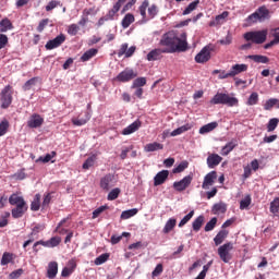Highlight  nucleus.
<instances>
[{
    "instance_id": "obj_24",
    "label": "nucleus",
    "mask_w": 279,
    "mask_h": 279,
    "mask_svg": "<svg viewBox=\"0 0 279 279\" xmlns=\"http://www.w3.org/2000/svg\"><path fill=\"white\" fill-rule=\"evenodd\" d=\"M10 29H14V25H12V21L10 19L4 17L0 21V32L5 34V32H10Z\"/></svg>"
},
{
    "instance_id": "obj_60",
    "label": "nucleus",
    "mask_w": 279,
    "mask_h": 279,
    "mask_svg": "<svg viewBox=\"0 0 279 279\" xmlns=\"http://www.w3.org/2000/svg\"><path fill=\"white\" fill-rule=\"evenodd\" d=\"M51 199H52L51 193L45 194L44 201L41 204L43 208H47V206H49V204H51Z\"/></svg>"
},
{
    "instance_id": "obj_62",
    "label": "nucleus",
    "mask_w": 279,
    "mask_h": 279,
    "mask_svg": "<svg viewBox=\"0 0 279 279\" xmlns=\"http://www.w3.org/2000/svg\"><path fill=\"white\" fill-rule=\"evenodd\" d=\"M7 45H8V35L0 34V50L5 49Z\"/></svg>"
},
{
    "instance_id": "obj_51",
    "label": "nucleus",
    "mask_w": 279,
    "mask_h": 279,
    "mask_svg": "<svg viewBox=\"0 0 279 279\" xmlns=\"http://www.w3.org/2000/svg\"><path fill=\"white\" fill-rule=\"evenodd\" d=\"M108 258H110V254L104 253L100 256H98L94 263L95 265H104V263H107Z\"/></svg>"
},
{
    "instance_id": "obj_25",
    "label": "nucleus",
    "mask_w": 279,
    "mask_h": 279,
    "mask_svg": "<svg viewBox=\"0 0 279 279\" xmlns=\"http://www.w3.org/2000/svg\"><path fill=\"white\" fill-rule=\"evenodd\" d=\"M228 210V205L226 203H217L213 206V215H223Z\"/></svg>"
},
{
    "instance_id": "obj_5",
    "label": "nucleus",
    "mask_w": 279,
    "mask_h": 279,
    "mask_svg": "<svg viewBox=\"0 0 279 279\" xmlns=\"http://www.w3.org/2000/svg\"><path fill=\"white\" fill-rule=\"evenodd\" d=\"M140 14L142 16L141 23H147L150 19H154L158 14V7L153 4L149 7V2L145 1L140 7Z\"/></svg>"
},
{
    "instance_id": "obj_59",
    "label": "nucleus",
    "mask_w": 279,
    "mask_h": 279,
    "mask_svg": "<svg viewBox=\"0 0 279 279\" xmlns=\"http://www.w3.org/2000/svg\"><path fill=\"white\" fill-rule=\"evenodd\" d=\"M250 204H252V198L248 196V197H245L244 199H242L240 202V208L241 210H245V208H247L250 206Z\"/></svg>"
},
{
    "instance_id": "obj_20",
    "label": "nucleus",
    "mask_w": 279,
    "mask_h": 279,
    "mask_svg": "<svg viewBox=\"0 0 279 279\" xmlns=\"http://www.w3.org/2000/svg\"><path fill=\"white\" fill-rule=\"evenodd\" d=\"M141 125H143V123L141 122V120H136L133 123H131L129 126H126L125 129H123L122 134L124 136H128L130 134H134V132H136Z\"/></svg>"
},
{
    "instance_id": "obj_27",
    "label": "nucleus",
    "mask_w": 279,
    "mask_h": 279,
    "mask_svg": "<svg viewBox=\"0 0 279 279\" xmlns=\"http://www.w3.org/2000/svg\"><path fill=\"white\" fill-rule=\"evenodd\" d=\"M97 53H99V50L97 48H90L89 50L83 53V56L81 57V62H88V60H92V58H95Z\"/></svg>"
},
{
    "instance_id": "obj_17",
    "label": "nucleus",
    "mask_w": 279,
    "mask_h": 279,
    "mask_svg": "<svg viewBox=\"0 0 279 279\" xmlns=\"http://www.w3.org/2000/svg\"><path fill=\"white\" fill-rule=\"evenodd\" d=\"M43 123H45V119H43V117H40V114L37 113L31 116L29 120L27 121L28 128L32 129L40 128Z\"/></svg>"
},
{
    "instance_id": "obj_7",
    "label": "nucleus",
    "mask_w": 279,
    "mask_h": 279,
    "mask_svg": "<svg viewBox=\"0 0 279 279\" xmlns=\"http://www.w3.org/2000/svg\"><path fill=\"white\" fill-rule=\"evenodd\" d=\"M234 250V245L232 242H227L218 247V256L222 263H230L232 260V252Z\"/></svg>"
},
{
    "instance_id": "obj_19",
    "label": "nucleus",
    "mask_w": 279,
    "mask_h": 279,
    "mask_svg": "<svg viewBox=\"0 0 279 279\" xmlns=\"http://www.w3.org/2000/svg\"><path fill=\"white\" fill-rule=\"evenodd\" d=\"M162 53L168 52H166L163 48H156L147 54L146 60H148V62H156V60H160V58H162Z\"/></svg>"
},
{
    "instance_id": "obj_36",
    "label": "nucleus",
    "mask_w": 279,
    "mask_h": 279,
    "mask_svg": "<svg viewBox=\"0 0 279 279\" xmlns=\"http://www.w3.org/2000/svg\"><path fill=\"white\" fill-rule=\"evenodd\" d=\"M163 147L162 144L154 142L145 146V151H158L159 149H163Z\"/></svg>"
},
{
    "instance_id": "obj_3",
    "label": "nucleus",
    "mask_w": 279,
    "mask_h": 279,
    "mask_svg": "<svg viewBox=\"0 0 279 279\" xmlns=\"http://www.w3.org/2000/svg\"><path fill=\"white\" fill-rule=\"evenodd\" d=\"M267 29L252 31L243 35L244 40L254 45H263L267 40Z\"/></svg>"
},
{
    "instance_id": "obj_15",
    "label": "nucleus",
    "mask_w": 279,
    "mask_h": 279,
    "mask_svg": "<svg viewBox=\"0 0 279 279\" xmlns=\"http://www.w3.org/2000/svg\"><path fill=\"white\" fill-rule=\"evenodd\" d=\"M25 213H27V203L15 205V208L11 210L13 219H21Z\"/></svg>"
},
{
    "instance_id": "obj_1",
    "label": "nucleus",
    "mask_w": 279,
    "mask_h": 279,
    "mask_svg": "<svg viewBox=\"0 0 279 279\" xmlns=\"http://www.w3.org/2000/svg\"><path fill=\"white\" fill-rule=\"evenodd\" d=\"M159 47H162L166 53L186 51V49H189L186 33H182L180 37H178V34L173 31L165 33L159 40Z\"/></svg>"
},
{
    "instance_id": "obj_54",
    "label": "nucleus",
    "mask_w": 279,
    "mask_h": 279,
    "mask_svg": "<svg viewBox=\"0 0 279 279\" xmlns=\"http://www.w3.org/2000/svg\"><path fill=\"white\" fill-rule=\"evenodd\" d=\"M215 226H217V217H214L208 221L205 226V232H211V230H215Z\"/></svg>"
},
{
    "instance_id": "obj_8",
    "label": "nucleus",
    "mask_w": 279,
    "mask_h": 279,
    "mask_svg": "<svg viewBox=\"0 0 279 279\" xmlns=\"http://www.w3.org/2000/svg\"><path fill=\"white\" fill-rule=\"evenodd\" d=\"M60 243H62V238L61 236H52L50 240L48 241H37L34 243L33 245V251L35 253H38V245H44V247H58V245H60Z\"/></svg>"
},
{
    "instance_id": "obj_18",
    "label": "nucleus",
    "mask_w": 279,
    "mask_h": 279,
    "mask_svg": "<svg viewBox=\"0 0 279 279\" xmlns=\"http://www.w3.org/2000/svg\"><path fill=\"white\" fill-rule=\"evenodd\" d=\"M222 160L223 158L218 154H210L207 157V167H209V169H215V167H219V165H221Z\"/></svg>"
},
{
    "instance_id": "obj_29",
    "label": "nucleus",
    "mask_w": 279,
    "mask_h": 279,
    "mask_svg": "<svg viewBox=\"0 0 279 279\" xmlns=\"http://www.w3.org/2000/svg\"><path fill=\"white\" fill-rule=\"evenodd\" d=\"M231 75L235 77V75H239V73H245L247 71V64L242 63V64H234L231 68Z\"/></svg>"
},
{
    "instance_id": "obj_45",
    "label": "nucleus",
    "mask_w": 279,
    "mask_h": 279,
    "mask_svg": "<svg viewBox=\"0 0 279 279\" xmlns=\"http://www.w3.org/2000/svg\"><path fill=\"white\" fill-rule=\"evenodd\" d=\"M270 213L272 215H278V213H279V197L274 198V201L270 203Z\"/></svg>"
},
{
    "instance_id": "obj_10",
    "label": "nucleus",
    "mask_w": 279,
    "mask_h": 279,
    "mask_svg": "<svg viewBox=\"0 0 279 279\" xmlns=\"http://www.w3.org/2000/svg\"><path fill=\"white\" fill-rule=\"evenodd\" d=\"M192 182H193V175L189 174L184 177L182 180L175 181L172 186L174 191H178V193H182L183 191H186V189L191 186Z\"/></svg>"
},
{
    "instance_id": "obj_64",
    "label": "nucleus",
    "mask_w": 279,
    "mask_h": 279,
    "mask_svg": "<svg viewBox=\"0 0 279 279\" xmlns=\"http://www.w3.org/2000/svg\"><path fill=\"white\" fill-rule=\"evenodd\" d=\"M8 217H10V213L7 211L0 219V228H5V226H8Z\"/></svg>"
},
{
    "instance_id": "obj_58",
    "label": "nucleus",
    "mask_w": 279,
    "mask_h": 279,
    "mask_svg": "<svg viewBox=\"0 0 279 279\" xmlns=\"http://www.w3.org/2000/svg\"><path fill=\"white\" fill-rule=\"evenodd\" d=\"M23 274H24L23 268H19V269H16V270L12 271V272L9 275V279H19L20 276H23Z\"/></svg>"
},
{
    "instance_id": "obj_23",
    "label": "nucleus",
    "mask_w": 279,
    "mask_h": 279,
    "mask_svg": "<svg viewBox=\"0 0 279 279\" xmlns=\"http://www.w3.org/2000/svg\"><path fill=\"white\" fill-rule=\"evenodd\" d=\"M230 232L226 229L220 230L217 235L214 238L215 245H221L226 239H228Z\"/></svg>"
},
{
    "instance_id": "obj_28",
    "label": "nucleus",
    "mask_w": 279,
    "mask_h": 279,
    "mask_svg": "<svg viewBox=\"0 0 279 279\" xmlns=\"http://www.w3.org/2000/svg\"><path fill=\"white\" fill-rule=\"evenodd\" d=\"M90 121V111L85 112V118L84 119H72L73 125H76L77 128H82V125H86Z\"/></svg>"
},
{
    "instance_id": "obj_12",
    "label": "nucleus",
    "mask_w": 279,
    "mask_h": 279,
    "mask_svg": "<svg viewBox=\"0 0 279 279\" xmlns=\"http://www.w3.org/2000/svg\"><path fill=\"white\" fill-rule=\"evenodd\" d=\"M64 40H66V36H64V34H60L56 38L48 40L45 48L48 51H51L52 49H58V47H61V45L64 44Z\"/></svg>"
},
{
    "instance_id": "obj_30",
    "label": "nucleus",
    "mask_w": 279,
    "mask_h": 279,
    "mask_svg": "<svg viewBox=\"0 0 279 279\" xmlns=\"http://www.w3.org/2000/svg\"><path fill=\"white\" fill-rule=\"evenodd\" d=\"M134 21H135L134 14L128 13L122 19L121 26L123 27V29H128V27H130V25L134 23Z\"/></svg>"
},
{
    "instance_id": "obj_47",
    "label": "nucleus",
    "mask_w": 279,
    "mask_h": 279,
    "mask_svg": "<svg viewBox=\"0 0 279 279\" xmlns=\"http://www.w3.org/2000/svg\"><path fill=\"white\" fill-rule=\"evenodd\" d=\"M36 82H38V77H33L31 80H28L24 85H23V90L27 92V90H32L33 86H36Z\"/></svg>"
},
{
    "instance_id": "obj_9",
    "label": "nucleus",
    "mask_w": 279,
    "mask_h": 279,
    "mask_svg": "<svg viewBox=\"0 0 279 279\" xmlns=\"http://www.w3.org/2000/svg\"><path fill=\"white\" fill-rule=\"evenodd\" d=\"M116 184L117 179L114 178L113 173H108L105 177H102L99 183L100 189L106 192L110 191V189H112V186H114Z\"/></svg>"
},
{
    "instance_id": "obj_49",
    "label": "nucleus",
    "mask_w": 279,
    "mask_h": 279,
    "mask_svg": "<svg viewBox=\"0 0 279 279\" xmlns=\"http://www.w3.org/2000/svg\"><path fill=\"white\" fill-rule=\"evenodd\" d=\"M185 169H189V161H182L175 168H173L172 173H182Z\"/></svg>"
},
{
    "instance_id": "obj_37",
    "label": "nucleus",
    "mask_w": 279,
    "mask_h": 279,
    "mask_svg": "<svg viewBox=\"0 0 279 279\" xmlns=\"http://www.w3.org/2000/svg\"><path fill=\"white\" fill-rule=\"evenodd\" d=\"M137 214H138V209H136V208L124 210V211H122L120 219H122V220L131 219V217H134Z\"/></svg>"
},
{
    "instance_id": "obj_32",
    "label": "nucleus",
    "mask_w": 279,
    "mask_h": 279,
    "mask_svg": "<svg viewBox=\"0 0 279 279\" xmlns=\"http://www.w3.org/2000/svg\"><path fill=\"white\" fill-rule=\"evenodd\" d=\"M204 221H205V218L202 215L194 219V221L192 222V228L194 232H199V230H202V227L204 226Z\"/></svg>"
},
{
    "instance_id": "obj_39",
    "label": "nucleus",
    "mask_w": 279,
    "mask_h": 279,
    "mask_svg": "<svg viewBox=\"0 0 279 279\" xmlns=\"http://www.w3.org/2000/svg\"><path fill=\"white\" fill-rule=\"evenodd\" d=\"M189 130H191V125L189 124L182 125L175 129L174 131H172L171 136H180V134H184V132H189Z\"/></svg>"
},
{
    "instance_id": "obj_26",
    "label": "nucleus",
    "mask_w": 279,
    "mask_h": 279,
    "mask_svg": "<svg viewBox=\"0 0 279 279\" xmlns=\"http://www.w3.org/2000/svg\"><path fill=\"white\" fill-rule=\"evenodd\" d=\"M248 60H253L257 64H269V58L263 54H250Z\"/></svg>"
},
{
    "instance_id": "obj_44",
    "label": "nucleus",
    "mask_w": 279,
    "mask_h": 279,
    "mask_svg": "<svg viewBox=\"0 0 279 279\" xmlns=\"http://www.w3.org/2000/svg\"><path fill=\"white\" fill-rule=\"evenodd\" d=\"M195 215V210H191L186 216L182 218V220L179 222V228H184L190 219H193V216Z\"/></svg>"
},
{
    "instance_id": "obj_46",
    "label": "nucleus",
    "mask_w": 279,
    "mask_h": 279,
    "mask_svg": "<svg viewBox=\"0 0 279 279\" xmlns=\"http://www.w3.org/2000/svg\"><path fill=\"white\" fill-rule=\"evenodd\" d=\"M279 119L278 118H272L268 121L267 124V132H274L276 128H278Z\"/></svg>"
},
{
    "instance_id": "obj_4",
    "label": "nucleus",
    "mask_w": 279,
    "mask_h": 279,
    "mask_svg": "<svg viewBox=\"0 0 279 279\" xmlns=\"http://www.w3.org/2000/svg\"><path fill=\"white\" fill-rule=\"evenodd\" d=\"M14 88L12 85H7L0 93V108L2 110H8L10 106H12V101H14Z\"/></svg>"
},
{
    "instance_id": "obj_57",
    "label": "nucleus",
    "mask_w": 279,
    "mask_h": 279,
    "mask_svg": "<svg viewBox=\"0 0 279 279\" xmlns=\"http://www.w3.org/2000/svg\"><path fill=\"white\" fill-rule=\"evenodd\" d=\"M77 32H80V26H77V24H72L68 28V34H70V36H77Z\"/></svg>"
},
{
    "instance_id": "obj_14",
    "label": "nucleus",
    "mask_w": 279,
    "mask_h": 279,
    "mask_svg": "<svg viewBox=\"0 0 279 279\" xmlns=\"http://www.w3.org/2000/svg\"><path fill=\"white\" fill-rule=\"evenodd\" d=\"M208 60H210V47L206 46L196 54L195 62H197V64H204L208 62Z\"/></svg>"
},
{
    "instance_id": "obj_31",
    "label": "nucleus",
    "mask_w": 279,
    "mask_h": 279,
    "mask_svg": "<svg viewBox=\"0 0 279 279\" xmlns=\"http://www.w3.org/2000/svg\"><path fill=\"white\" fill-rule=\"evenodd\" d=\"M9 204H11V206H19L21 204H26V203H25V198H23V196H19V194H12L9 197Z\"/></svg>"
},
{
    "instance_id": "obj_61",
    "label": "nucleus",
    "mask_w": 279,
    "mask_h": 279,
    "mask_svg": "<svg viewBox=\"0 0 279 279\" xmlns=\"http://www.w3.org/2000/svg\"><path fill=\"white\" fill-rule=\"evenodd\" d=\"M220 45H232V34H227L226 38L219 40Z\"/></svg>"
},
{
    "instance_id": "obj_2",
    "label": "nucleus",
    "mask_w": 279,
    "mask_h": 279,
    "mask_svg": "<svg viewBox=\"0 0 279 279\" xmlns=\"http://www.w3.org/2000/svg\"><path fill=\"white\" fill-rule=\"evenodd\" d=\"M210 104L213 106H228L229 108H234L239 106V98L231 96L228 93H217L211 99Z\"/></svg>"
},
{
    "instance_id": "obj_50",
    "label": "nucleus",
    "mask_w": 279,
    "mask_h": 279,
    "mask_svg": "<svg viewBox=\"0 0 279 279\" xmlns=\"http://www.w3.org/2000/svg\"><path fill=\"white\" fill-rule=\"evenodd\" d=\"M274 106H278V98H270L264 104V110H271Z\"/></svg>"
},
{
    "instance_id": "obj_11",
    "label": "nucleus",
    "mask_w": 279,
    "mask_h": 279,
    "mask_svg": "<svg viewBox=\"0 0 279 279\" xmlns=\"http://www.w3.org/2000/svg\"><path fill=\"white\" fill-rule=\"evenodd\" d=\"M138 74L134 72L132 69H125L122 72H120L117 77L114 78L117 82H122L125 84V82H132L134 77H136Z\"/></svg>"
},
{
    "instance_id": "obj_21",
    "label": "nucleus",
    "mask_w": 279,
    "mask_h": 279,
    "mask_svg": "<svg viewBox=\"0 0 279 279\" xmlns=\"http://www.w3.org/2000/svg\"><path fill=\"white\" fill-rule=\"evenodd\" d=\"M58 276V262H50L47 269V278L53 279Z\"/></svg>"
},
{
    "instance_id": "obj_22",
    "label": "nucleus",
    "mask_w": 279,
    "mask_h": 279,
    "mask_svg": "<svg viewBox=\"0 0 279 279\" xmlns=\"http://www.w3.org/2000/svg\"><path fill=\"white\" fill-rule=\"evenodd\" d=\"M16 258V256L13 253L10 252H4L2 254V258L0 260V264L2 267H5V265H10V263H14V259Z\"/></svg>"
},
{
    "instance_id": "obj_53",
    "label": "nucleus",
    "mask_w": 279,
    "mask_h": 279,
    "mask_svg": "<svg viewBox=\"0 0 279 279\" xmlns=\"http://www.w3.org/2000/svg\"><path fill=\"white\" fill-rule=\"evenodd\" d=\"M199 1H194L192 3H190L185 10L183 11V16H186V14H191V12H193L194 10H196L197 5H198Z\"/></svg>"
},
{
    "instance_id": "obj_43",
    "label": "nucleus",
    "mask_w": 279,
    "mask_h": 279,
    "mask_svg": "<svg viewBox=\"0 0 279 279\" xmlns=\"http://www.w3.org/2000/svg\"><path fill=\"white\" fill-rule=\"evenodd\" d=\"M110 208L108 205H102L93 211L92 219H97L102 213H106Z\"/></svg>"
},
{
    "instance_id": "obj_38",
    "label": "nucleus",
    "mask_w": 279,
    "mask_h": 279,
    "mask_svg": "<svg viewBox=\"0 0 279 279\" xmlns=\"http://www.w3.org/2000/svg\"><path fill=\"white\" fill-rule=\"evenodd\" d=\"M31 210H34L35 213L40 210V194L35 195L31 204Z\"/></svg>"
},
{
    "instance_id": "obj_34",
    "label": "nucleus",
    "mask_w": 279,
    "mask_h": 279,
    "mask_svg": "<svg viewBox=\"0 0 279 279\" xmlns=\"http://www.w3.org/2000/svg\"><path fill=\"white\" fill-rule=\"evenodd\" d=\"M236 143L234 142H229L227 143L222 148H221V156H228L230 154V151H233L234 150V147H236Z\"/></svg>"
},
{
    "instance_id": "obj_13",
    "label": "nucleus",
    "mask_w": 279,
    "mask_h": 279,
    "mask_svg": "<svg viewBox=\"0 0 279 279\" xmlns=\"http://www.w3.org/2000/svg\"><path fill=\"white\" fill-rule=\"evenodd\" d=\"M217 178H218L217 171H215V170L207 173L204 177L202 189H204V191H208V189H210V186H213V184H215V182L217 181Z\"/></svg>"
},
{
    "instance_id": "obj_56",
    "label": "nucleus",
    "mask_w": 279,
    "mask_h": 279,
    "mask_svg": "<svg viewBox=\"0 0 279 279\" xmlns=\"http://www.w3.org/2000/svg\"><path fill=\"white\" fill-rule=\"evenodd\" d=\"M48 25H49V19L41 20L37 26V32H39V34L45 32V27H47Z\"/></svg>"
},
{
    "instance_id": "obj_33",
    "label": "nucleus",
    "mask_w": 279,
    "mask_h": 279,
    "mask_svg": "<svg viewBox=\"0 0 279 279\" xmlns=\"http://www.w3.org/2000/svg\"><path fill=\"white\" fill-rule=\"evenodd\" d=\"M178 223V220L175 218H170L163 229H162V232L163 234H169V232H171L173 230V228H175V225Z\"/></svg>"
},
{
    "instance_id": "obj_52",
    "label": "nucleus",
    "mask_w": 279,
    "mask_h": 279,
    "mask_svg": "<svg viewBox=\"0 0 279 279\" xmlns=\"http://www.w3.org/2000/svg\"><path fill=\"white\" fill-rule=\"evenodd\" d=\"M9 128H10V122L8 120H3L0 123V136H5V134H8Z\"/></svg>"
},
{
    "instance_id": "obj_40",
    "label": "nucleus",
    "mask_w": 279,
    "mask_h": 279,
    "mask_svg": "<svg viewBox=\"0 0 279 279\" xmlns=\"http://www.w3.org/2000/svg\"><path fill=\"white\" fill-rule=\"evenodd\" d=\"M119 195H121V189L116 187L113 190H111L107 196V199L109 202H114V199H117L119 197Z\"/></svg>"
},
{
    "instance_id": "obj_6",
    "label": "nucleus",
    "mask_w": 279,
    "mask_h": 279,
    "mask_svg": "<svg viewBox=\"0 0 279 279\" xmlns=\"http://www.w3.org/2000/svg\"><path fill=\"white\" fill-rule=\"evenodd\" d=\"M266 19H269V10L265 7H260L246 17V23L247 25H254V23H263Z\"/></svg>"
},
{
    "instance_id": "obj_63",
    "label": "nucleus",
    "mask_w": 279,
    "mask_h": 279,
    "mask_svg": "<svg viewBox=\"0 0 279 279\" xmlns=\"http://www.w3.org/2000/svg\"><path fill=\"white\" fill-rule=\"evenodd\" d=\"M56 151H52L51 154H47L45 157H40L39 160L41 162H50L52 158H54Z\"/></svg>"
},
{
    "instance_id": "obj_55",
    "label": "nucleus",
    "mask_w": 279,
    "mask_h": 279,
    "mask_svg": "<svg viewBox=\"0 0 279 279\" xmlns=\"http://www.w3.org/2000/svg\"><path fill=\"white\" fill-rule=\"evenodd\" d=\"M162 271H165V267L162 266V264H158L155 269L151 272V277L153 278H158V276H160V274H162Z\"/></svg>"
},
{
    "instance_id": "obj_48",
    "label": "nucleus",
    "mask_w": 279,
    "mask_h": 279,
    "mask_svg": "<svg viewBox=\"0 0 279 279\" xmlns=\"http://www.w3.org/2000/svg\"><path fill=\"white\" fill-rule=\"evenodd\" d=\"M147 84V78L145 77H137L134 80L132 88H141Z\"/></svg>"
},
{
    "instance_id": "obj_35",
    "label": "nucleus",
    "mask_w": 279,
    "mask_h": 279,
    "mask_svg": "<svg viewBox=\"0 0 279 279\" xmlns=\"http://www.w3.org/2000/svg\"><path fill=\"white\" fill-rule=\"evenodd\" d=\"M218 125L219 124L217 122H210L208 124H205L199 129V134H208V132H213V130H216Z\"/></svg>"
},
{
    "instance_id": "obj_42",
    "label": "nucleus",
    "mask_w": 279,
    "mask_h": 279,
    "mask_svg": "<svg viewBox=\"0 0 279 279\" xmlns=\"http://www.w3.org/2000/svg\"><path fill=\"white\" fill-rule=\"evenodd\" d=\"M256 104H258V93L253 92L246 101V106H256Z\"/></svg>"
},
{
    "instance_id": "obj_16",
    "label": "nucleus",
    "mask_w": 279,
    "mask_h": 279,
    "mask_svg": "<svg viewBox=\"0 0 279 279\" xmlns=\"http://www.w3.org/2000/svg\"><path fill=\"white\" fill-rule=\"evenodd\" d=\"M169 179V170L159 171L154 178V186H160Z\"/></svg>"
},
{
    "instance_id": "obj_41",
    "label": "nucleus",
    "mask_w": 279,
    "mask_h": 279,
    "mask_svg": "<svg viewBox=\"0 0 279 279\" xmlns=\"http://www.w3.org/2000/svg\"><path fill=\"white\" fill-rule=\"evenodd\" d=\"M95 160H97V156L93 155L88 157L85 162L83 163V169L88 170L90 167L95 166Z\"/></svg>"
}]
</instances>
